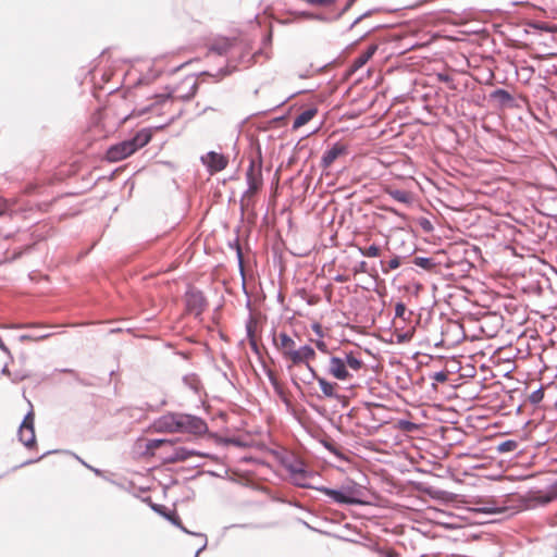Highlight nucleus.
Segmentation results:
<instances>
[{
    "mask_svg": "<svg viewBox=\"0 0 557 557\" xmlns=\"http://www.w3.org/2000/svg\"><path fill=\"white\" fill-rule=\"evenodd\" d=\"M201 162L208 168L210 173H215L227 166L228 159L222 153L209 151L207 154L201 157Z\"/></svg>",
    "mask_w": 557,
    "mask_h": 557,
    "instance_id": "6",
    "label": "nucleus"
},
{
    "mask_svg": "<svg viewBox=\"0 0 557 557\" xmlns=\"http://www.w3.org/2000/svg\"><path fill=\"white\" fill-rule=\"evenodd\" d=\"M285 467L290 476H293L295 474H299V473L300 474L305 473V471H306L305 465L301 461H297V460L286 463Z\"/></svg>",
    "mask_w": 557,
    "mask_h": 557,
    "instance_id": "22",
    "label": "nucleus"
},
{
    "mask_svg": "<svg viewBox=\"0 0 557 557\" xmlns=\"http://www.w3.org/2000/svg\"><path fill=\"white\" fill-rule=\"evenodd\" d=\"M317 491L325 494L330 498H332L333 502L342 505H356L360 504L361 502L355 497L351 496V490L347 491H339V490H333L325 486H319L314 487Z\"/></svg>",
    "mask_w": 557,
    "mask_h": 557,
    "instance_id": "4",
    "label": "nucleus"
},
{
    "mask_svg": "<svg viewBox=\"0 0 557 557\" xmlns=\"http://www.w3.org/2000/svg\"><path fill=\"white\" fill-rule=\"evenodd\" d=\"M88 469L92 470L97 475L101 474V471L99 469L92 468L88 466L87 463L83 462Z\"/></svg>",
    "mask_w": 557,
    "mask_h": 557,
    "instance_id": "41",
    "label": "nucleus"
},
{
    "mask_svg": "<svg viewBox=\"0 0 557 557\" xmlns=\"http://www.w3.org/2000/svg\"><path fill=\"white\" fill-rule=\"evenodd\" d=\"M492 98L500 102L502 104H506L512 101V96L505 89H496L492 94Z\"/></svg>",
    "mask_w": 557,
    "mask_h": 557,
    "instance_id": "21",
    "label": "nucleus"
},
{
    "mask_svg": "<svg viewBox=\"0 0 557 557\" xmlns=\"http://www.w3.org/2000/svg\"><path fill=\"white\" fill-rule=\"evenodd\" d=\"M166 519L170 520L173 524L177 525L181 528V530H183L184 532L186 533H190L188 530H186L182 524H181V521H180V518L175 515V512H171L169 515H166Z\"/></svg>",
    "mask_w": 557,
    "mask_h": 557,
    "instance_id": "31",
    "label": "nucleus"
},
{
    "mask_svg": "<svg viewBox=\"0 0 557 557\" xmlns=\"http://www.w3.org/2000/svg\"><path fill=\"white\" fill-rule=\"evenodd\" d=\"M153 510L161 513L162 516H164L166 518V512H165V507L164 506H161V505H153L152 506Z\"/></svg>",
    "mask_w": 557,
    "mask_h": 557,
    "instance_id": "35",
    "label": "nucleus"
},
{
    "mask_svg": "<svg viewBox=\"0 0 557 557\" xmlns=\"http://www.w3.org/2000/svg\"><path fill=\"white\" fill-rule=\"evenodd\" d=\"M2 373H4V374H10V373H9V370H8V368H7V367H4V368L2 369Z\"/></svg>",
    "mask_w": 557,
    "mask_h": 557,
    "instance_id": "45",
    "label": "nucleus"
},
{
    "mask_svg": "<svg viewBox=\"0 0 557 557\" xmlns=\"http://www.w3.org/2000/svg\"><path fill=\"white\" fill-rule=\"evenodd\" d=\"M247 184H248V193H256L261 186V172L255 168L253 162L250 163L247 173H246Z\"/></svg>",
    "mask_w": 557,
    "mask_h": 557,
    "instance_id": "13",
    "label": "nucleus"
},
{
    "mask_svg": "<svg viewBox=\"0 0 557 557\" xmlns=\"http://www.w3.org/2000/svg\"><path fill=\"white\" fill-rule=\"evenodd\" d=\"M269 379H270L271 383L273 384V386L276 388L277 387V382H276V379L274 377V375L271 372L269 373Z\"/></svg>",
    "mask_w": 557,
    "mask_h": 557,
    "instance_id": "40",
    "label": "nucleus"
},
{
    "mask_svg": "<svg viewBox=\"0 0 557 557\" xmlns=\"http://www.w3.org/2000/svg\"><path fill=\"white\" fill-rule=\"evenodd\" d=\"M317 109L310 108L302 111L293 122V128L297 129L310 122L317 114Z\"/></svg>",
    "mask_w": 557,
    "mask_h": 557,
    "instance_id": "16",
    "label": "nucleus"
},
{
    "mask_svg": "<svg viewBox=\"0 0 557 557\" xmlns=\"http://www.w3.org/2000/svg\"><path fill=\"white\" fill-rule=\"evenodd\" d=\"M329 450L335 453V449H333L331 446H327Z\"/></svg>",
    "mask_w": 557,
    "mask_h": 557,
    "instance_id": "47",
    "label": "nucleus"
},
{
    "mask_svg": "<svg viewBox=\"0 0 557 557\" xmlns=\"http://www.w3.org/2000/svg\"><path fill=\"white\" fill-rule=\"evenodd\" d=\"M359 272H367V263L364 261H361L359 263L358 270Z\"/></svg>",
    "mask_w": 557,
    "mask_h": 557,
    "instance_id": "39",
    "label": "nucleus"
},
{
    "mask_svg": "<svg viewBox=\"0 0 557 557\" xmlns=\"http://www.w3.org/2000/svg\"><path fill=\"white\" fill-rule=\"evenodd\" d=\"M377 50V46L376 45H371L368 47V49L361 53L358 58H356L351 64V70L355 72V71H358L359 69H361L363 65L367 64V62L373 57V54L376 52Z\"/></svg>",
    "mask_w": 557,
    "mask_h": 557,
    "instance_id": "15",
    "label": "nucleus"
},
{
    "mask_svg": "<svg viewBox=\"0 0 557 557\" xmlns=\"http://www.w3.org/2000/svg\"><path fill=\"white\" fill-rule=\"evenodd\" d=\"M344 360L347 364V369L352 371H359L363 366V362L352 354H346Z\"/></svg>",
    "mask_w": 557,
    "mask_h": 557,
    "instance_id": "19",
    "label": "nucleus"
},
{
    "mask_svg": "<svg viewBox=\"0 0 557 557\" xmlns=\"http://www.w3.org/2000/svg\"><path fill=\"white\" fill-rule=\"evenodd\" d=\"M480 511L486 512V513H492V512H495V509L485 507V508L480 509Z\"/></svg>",
    "mask_w": 557,
    "mask_h": 557,
    "instance_id": "42",
    "label": "nucleus"
},
{
    "mask_svg": "<svg viewBox=\"0 0 557 557\" xmlns=\"http://www.w3.org/2000/svg\"><path fill=\"white\" fill-rule=\"evenodd\" d=\"M400 267V260L398 257H395L388 261V269L396 270Z\"/></svg>",
    "mask_w": 557,
    "mask_h": 557,
    "instance_id": "34",
    "label": "nucleus"
},
{
    "mask_svg": "<svg viewBox=\"0 0 557 557\" xmlns=\"http://www.w3.org/2000/svg\"><path fill=\"white\" fill-rule=\"evenodd\" d=\"M187 308L195 314H200L206 306V300L200 292H190L187 294Z\"/></svg>",
    "mask_w": 557,
    "mask_h": 557,
    "instance_id": "12",
    "label": "nucleus"
},
{
    "mask_svg": "<svg viewBox=\"0 0 557 557\" xmlns=\"http://www.w3.org/2000/svg\"><path fill=\"white\" fill-rule=\"evenodd\" d=\"M177 433H189L202 435L208 431V425L199 417L186 413H178Z\"/></svg>",
    "mask_w": 557,
    "mask_h": 557,
    "instance_id": "2",
    "label": "nucleus"
},
{
    "mask_svg": "<svg viewBox=\"0 0 557 557\" xmlns=\"http://www.w3.org/2000/svg\"><path fill=\"white\" fill-rule=\"evenodd\" d=\"M406 311H407V309H406L405 304H403V302L396 304V306H395V317L396 318L406 320V318H405Z\"/></svg>",
    "mask_w": 557,
    "mask_h": 557,
    "instance_id": "30",
    "label": "nucleus"
},
{
    "mask_svg": "<svg viewBox=\"0 0 557 557\" xmlns=\"http://www.w3.org/2000/svg\"><path fill=\"white\" fill-rule=\"evenodd\" d=\"M247 334H248L249 344H250L251 348L255 351H257L258 347H257V343L253 338V331H252L251 326H247Z\"/></svg>",
    "mask_w": 557,
    "mask_h": 557,
    "instance_id": "32",
    "label": "nucleus"
},
{
    "mask_svg": "<svg viewBox=\"0 0 557 557\" xmlns=\"http://www.w3.org/2000/svg\"><path fill=\"white\" fill-rule=\"evenodd\" d=\"M183 382L186 386L193 389L195 393H198L200 387V382L195 374H188L183 377Z\"/></svg>",
    "mask_w": 557,
    "mask_h": 557,
    "instance_id": "24",
    "label": "nucleus"
},
{
    "mask_svg": "<svg viewBox=\"0 0 557 557\" xmlns=\"http://www.w3.org/2000/svg\"><path fill=\"white\" fill-rule=\"evenodd\" d=\"M15 327H37V326L34 324H18Z\"/></svg>",
    "mask_w": 557,
    "mask_h": 557,
    "instance_id": "43",
    "label": "nucleus"
},
{
    "mask_svg": "<svg viewBox=\"0 0 557 557\" xmlns=\"http://www.w3.org/2000/svg\"><path fill=\"white\" fill-rule=\"evenodd\" d=\"M50 337V334H45V335H37V334H23L18 337L20 342H27V341H33V342H37V341H41V339H45V338H48Z\"/></svg>",
    "mask_w": 557,
    "mask_h": 557,
    "instance_id": "27",
    "label": "nucleus"
},
{
    "mask_svg": "<svg viewBox=\"0 0 557 557\" xmlns=\"http://www.w3.org/2000/svg\"><path fill=\"white\" fill-rule=\"evenodd\" d=\"M431 377L436 382L443 383L447 380V373L444 371H438L435 372Z\"/></svg>",
    "mask_w": 557,
    "mask_h": 557,
    "instance_id": "33",
    "label": "nucleus"
},
{
    "mask_svg": "<svg viewBox=\"0 0 557 557\" xmlns=\"http://www.w3.org/2000/svg\"><path fill=\"white\" fill-rule=\"evenodd\" d=\"M206 545H207V540H205V543H203L202 547H200V548L197 550V553H196V556H195V557H198L199 553H200V552L206 547Z\"/></svg>",
    "mask_w": 557,
    "mask_h": 557,
    "instance_id": "44",
    "label": "nucleus"
},
{
    "mask_svg": "<svg viewBox=\"0 0 557 557\" xmlns=\"http://www.w3.org/2000/svg\"><path fill=\"white\" fill-rule=\"evenodd\" d=\"M273 343L285 360L289 358L296 348L295 341L285 332L274 336Z\"/></svg>",
    "mask_w": 557,
    "mask_h": 557,
    "instance_id": "9",
    "label": "nucleus"
},
{
    "mask_svg": "<svg viewBox=\"0 0 557 557\" xmlns=\"http://www.w3.org/2000/svg\"><path fill=\"white\" fill-rule=\"evenodd\" d=\"M413 263L424 270H432L436 265L432 258L426 257H416Z\"/></svg>",
    "mask_w": 557,
    "mask_h": 557,
    "instance_id": "23",
    "label": "nucleus"
},
{
    "mask_svg": "<svg viewBox=\"0 0 557 557\" xmlns=\"http://www.w3.org/2000/svg\"><path fill=\"white\" fill-rule=\"evenodd\" d=\"M315 351L314 349L309 345H304L299 348H295L293 354L289 356V358L286 360L289 362L287 366L288 369H290L294 366L298 364H310L309 361L314 359Z\"/></svg>",
    "mask_w": 557,
    "mask_h": 557,
    "instance_id": "5",
    "label": "nucleus"
},
{
    "mask_svg": "<svg viewBox=\"0 0 557 557\" xmlns=\"http://www.w3.org/2000/svg\"><path fill=\"white\" fill-rule=\"evenodd\" d=\"M327 371L332 376L339 381H345L351 377L344 358L337 356L330 358Z\"/></svg>",
    "mask_w": 557,
    "mask_h": 557,
    "instance_id": "8",
    "label": "nucleus"
},
{
    "mask_svg": "<svg viewBox=\"0 0 557 557\" xmlns=\"http://www.w3.org/2000/svg\"><path fill=\"white\" fill-rule=\"evenodd\" d=\"M389 195L393 199H395L401 203H409L411 201V196L406 190L393 189V190H389Z\"/></svg>",
    "mask_w": 557,
    "mask_h": 557,
    "instance_id": "20",
    "label": "nucleus"
},
{
    "mask_svg": "<svg viewBox=\"0 0 557 557\" xmlns=\"http://www.w3.org/2000/svg\"><path fill=\"white\" fill-rule=\"evenodd\" d=\"M34 334H37V335H45L46 333L35 332Z\"/></svg>",
    "mask_w": 557,
    "mask_h": 557,
    "instance_id": "46",
    "label": "nucleus"
},
{
    "mask_svg": "<svg viewBox=\"0 0 557 557\" xmlns=\"http://www.w3.org/2000/svg\"><path fill=\"white\" fill-rule=\"evenodd\" d=\"M518 447V443L513 440H507L497 445V451L500 454L511 453Z\"/></svg>",
    "mask_w": 557,
    "mask_h": 557,
    "instance_id": "25",
    "label": "nucleus"
},
{
    "mask_svg": "<svg viewBox=\"0 0 557 557\" xmlns=\"http://www.w3.org/2000/svg\"><path fill=\"white\" fill-rule=\"evenodd\" d=\"M347 153L345 145L336 143L331 148L324 151L321 158V165L326 169L330 168L336 159Z\"/></svg>",
    "mask_w": 557,
    "mask_h": 557,
    "instance_id": "11",
    "label": "nucleus"
},
{
    "mask_svg": "<svg viewBox=\"0 0 557 557\" xmlns=\"http://www.w3.org/2000/svg\"><path fill=\"white\" fill-rule=\"evenodd\" d=\"M178 413L171 412L166 413L159 419H157L153 423L154 430L157 432L163 433H177L178 426Z\"/></svg>",
    "mask_w": 557,
    "mask_h": 557,
    "instance_id": "7",
    "label": "nucleus"
},
{
    "mask_svg": "<svg viewBox=\"0 0 557 557\" xmlns=\"http://www.w3.org/2000/svg\"><path fill=\"white\" fill-rule=\"evenodd\" d=\"M315 345H317V348H318L320 351H322V352H326V350H327V346H326V344H325L323 341H318V342L315 343Z\"/></svg>",
    "mask_w": 557,
    "mask_h": 557,
    "instance_id": "37",
    "label": "nucleus"
},
{
    "mask_svg": "<svg viewBox=\"0 0 557 557\" xmlns=\"http://www.w3.org/2000/svg\"><path fill=\"white\" fill-rule=\"evenodd\" d=\"M194 456L207 457L208 455L197 450L188 449L186 447H176L173 451V455L170 457V461H186Z\"/></svg>",
    "mask_w": 557,
    "mask_h": 557,
    "instance_id": "14",
    "label": "nucleus"
},
{
    "mask_svg": "<svg viewBox=\"0 0 557 557\" xmlns=\"http://www.w3.org/2000/svg\"><path fill=\"white\" fill-rule=\"evenodd\" d=\"M150 139L151 133L148 129H141L137 132L136 135L131 139L111 146L107 150V159L110 162L121 161L133 154L139 148L146 146Z\"/></svg>",
    "mask_w": 557,
    "mask_h": 557,
    "instance_id": "1",
    "label": "nucleus"
},
{
    "mask_svg": "<svg viewBox=\"0 0 557 557\" xmlns=\"http://www.w3.org/2000/svg\"><path fill=\"white\" fill-rule=\"evenodd\" d=\"M165 443H170L168 440H149L147 442V449L149 450H152V449H157L159 448L160 446H162L163 444Z\"/></svg>",
    "mask_w": 557,
    "mask_h": 557,
    "instance_id": "28",
    "label": "nucleus"
},
{
    "mask_svg": "<svg viewBox=\"0 0 557 557\" xmlns=\"http://www.w3.org/2000/svg\"><path fill=\"white\" fill-rule=\"evenodd\" d=\"M233 42L230 39H222L216 41L211 46V51L218 53L219 55L226 54L228 50L232 48Z\"/></svg>",
    "mask_w": 557,
    "mask_h": 557,
    "instance_id": "18",
    "label": "nucleus"
},
{
    "mask_svg": "<svg viewBox=\"0 0 557 557\" xmlns=\"http://www.w3.org/2000/svg\"><path fill=\"white\" fill-rule=\"evenodd\" d=\"M359 252L363 257L374 258V257H379L380 256L381 249L376 245H371V246H369L367 248L359 247Z\"/></svg>",
    "mask_w": 557,
    "mask_h": 557,
    "instance_id": "26",
    "label": "nucleus"
},
{
    "mask_svg": "<svg viewBox=\"0 0 557 557\" xmlns=\"http://www.w3.org/2000/svg\"><path fill=\"white\" fill-rule=\"evenodd\" d=\"M312 476H313L312 473H310L306 470L305 473L295 474V475L290 476V479L297 486L305 487V488H312L313 486L308 482V480Z\"/></svg>",
    "mask_w": 557,
    "mask_h": 557,
    "instance_id": "17",
    "label": "nucleus"
},
{
    "mask_svg": "<svg viewBox=\"0 0 557 557\" xmlns=\"http://www.w3.org/2000/svg\"><path fill=\"white\" fill-rule=\"evenodd\" d=\"M18 438L26 447H32L36 442L34 428V413L30 410L20 425Z\"/></svg>",
    "mask_w": 557,
    "mask_h": 557,
    "instance_id": "3",
    "label": "nucleus"
},
{
    "mask_svg": "<svg viewBox=\"0 0 557 557\" xmlns=\"http://www.w3.org/2000/svg\"><path fill=\"white\" fill-rule=\"evenodd\" d=\"M530 401L532 404H539L540 401L543 400L544 398V392L542 388H539L536 391H534L531 395H530Z\"/></svg>",
    "mask_w": 557,
    "mask_h": 557,
    "instance_id": "29",
    "label": "nucleus"
},
{
    "mask_svg": "<svg viewBox=\"0 0 557 557\" xmlns=\"http://www.w3.org/2000/svg\"><path fill=\"white\" fill-rule=\"evenodd\" d=\"M307 369L310 374V380H315L325 397L329 398H338V394L336 392L338 385L336 383H331L326 381L325 379L319 376L315 372V370L310 366L307 364Z\"/></svg>",
    "mask_w": 557,
    "mask_h": 557,
    "instance_id": "10",
    "label": "nucleus"
},
{
    "mask_svg": "<svg viewBox=\"0 0 557 557\" xmlns=\"http://www.w3.org/2000/svg\"><path fill=\"white\" fill-rule=\"evenodd\" d=\"M236 250H237V258H238L239 267H240V269H243V255H242V249H240L239 245H236Z\"/></svg>",
    "mask_w": 557,
    "mask_h": 557,
    "instance_id": "38",
    "label": "nucleus"
},
{
    "mask_svg": "<svg viewBox=\"0 0 557 557\" xmlns=\"http://www.w3.org/2000/svg\"><path fill=\"white\" fill-rule=\"evenodd\" d=\"M312 330H313V332H314L318 336H320V337H322V336H323L322 327H321V325H320L319 323H314V324L312 325Z\"/></svg>",
    "mask_w": 557,
    "mask_h": 557,
    "instance_id": "36",
    "label": "nucleus"
}]
</instances>
